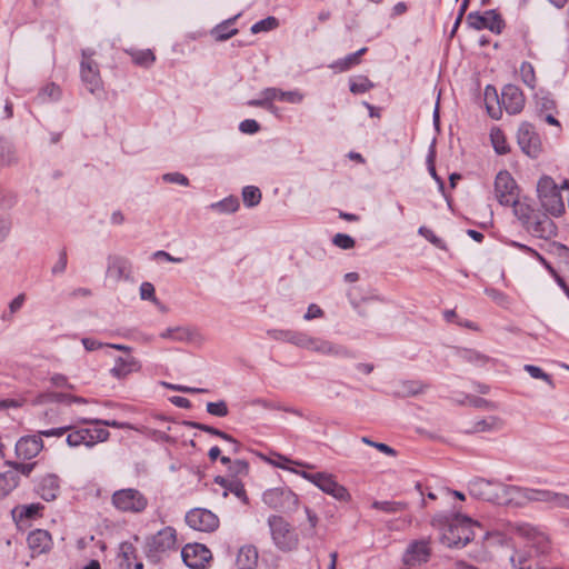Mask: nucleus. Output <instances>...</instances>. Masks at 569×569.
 <instances>
[{
  "label": "nucleus",
  "instance_id": "f257e3e1",
  "mask_svg": "<svg viewBox=\"0 0 569 569\" xmlns=\"http://www.w3.org/2000/svg\"><path fill=\"white\" fill-rule=\"evenodd\" d=\"M511 533L527 541L526 547L530 551L517 550L510 557V562L516 569H547L543 559L551 551V542L546 532L527 522H513L508 525Z\"/></svg>",
  "mask_w": 569,
  "mask_h": 569
},
{
  "label": "nucleus",
  "instance_id": "f03ea898",
  "mask_svg": "<svg viewBox=\"0 0 569 569\" xmlns=\"http://www.w3.org/2000/svg\"><path fill=\"white\" fill-rule=\"evenodd\" d=\"M513 208V214L522 228L532 237L549 240L557 234V226L546 213L538 211L531 204L517 198Z\"/></svg>",
  "mask_w": 569,
  "mask_h": 569
},
{
  "label": "nucleus",
  "instance_id": "7ed1b4c3",
  "mask_svg": "<svg viewBox=\"0 0 569 569\" xmlns=\"http://www.w3.org/2000/svg\"><path fill=\"white\" fill-rule=\"evenodd\" d=\"M537 193L541 208L546 214L559 217L565 213L566 206L560 192V188L549 176H543L538 180Z\"/></svg>",
  "mask_w": 569,
  "mask_h": 569
},
{
  "label": "nucleus",
  "instance_id": "20e7f679",
  "mask_svg": "<svg viewBox=\"0 0 569 569\" xmlns=\"http://www.w3.org/2000/svg\"><path fill=\"white\" fill-rule=\"evenodd\" d=\"M479 525L471 518L458 513L441 536V542L449 548H463L475 539L472 527Z\"/></svg>",
  "mask_w": 569,
  "mask_h": 569
},
{
  "label": "nucleus",
  "instance_id": "39448f33",
  "mask_svg": "<svg viewBox=\"0 0 569 569\" xmlns=\"http://www.w3.org/2000/svg\"><path fill=\"white\" fill-rule=\"evenodd\" d=\"M300 466V463L290 460L287 458V471L300 473L305 479L312 482L315 486H317L321 491H323L327 495L332 496L339 501H347L350 499V495L348 490L340 483L336 481V478L331 473L327 472H316V473H308L306 471L298 472L296 469H293L291 466Z\"/></svg>",
  "mask_w": 569,
  "mask_h": 569
},
{
  "label": "nucleus",
  "instance_id": "423d86ee",
  "mask_svg": "<svg viewBox=\"0 0 569 569\" xmlns=\"http://www.w3.org/2000/svg\"><path fill=\"white\" fill-rule=\"evenodd\" d=\"M177 536L172 527H166L147 539L144 552L152 562H158L161 556L176 548Z\"/></svg>",
  "mask_w": 569,
  "mask_h": 569
},
{
  "label": "nucleus",
  "instance_id": "0eeeda50",
  "mask_svg": "<svg viewBox=\"0 0 569 569\" xmlns=\"http://www.w3.org/2000/svg\"><path fill=\"white\" fill-rule=\"evenodd\" d=\"M80 61V78L87 90L97 94L103 90V82L101 79L99 64L93 59L94 51L91 49H84L81 52Z\"/></svg>",
  "mask_w": 569,
  "mask_h": 569
},
{
  "label": "nucleus",
  "instance_id": "6e6552de",
  "mask_svg": "<svg viewBox=\"0 0 569 569\" xmlns=\"http://www.w3.org/2000/svg\"><path fill=\"white\" fill-rule=\"evenodd\" d=\"M493 194L499 204L509 207L519 198V189L516 180L507 170L497 173L493 183Z\"/></svg>",
  "mask_w": 569,
  "mask_h": 569
},
{
  "label": "nucleus",
  "instance_id": "1a4fd4ad",
  "mask_svg": "<svg viewBox=\"0 0 569 569\" xmlns=\"http://www.w3.org/2000/svg\"><path fill=\"white\" fill-rule=\"evenodd\" d=\"M147 503L146 497L137 489H120L112 495V505L123 512H141Z\"/></svg>",
  "mask_w": 569,
  "mask_h": 569
},
{
  "label": "nucleus",
  "instance_id": "9d476101",
  "mask_svg": "<svg viewBox=\"0 0 569 569\" xmlns=\"http://www.w3.org/2000/svg\"><path fill=\"white\" fill-rule=\"evenodd\" d=\"M490 91H492L498 103H500L509 114H517L525 107V96L515 84L505 86L500 97L497 96L496 89L491 86L486 88V97L490 94Z\"/></svg>",
  "mask_w": 569,
  "mask_h": 569
},
{
  "label": "nucleus",
  "instance_id": "9b49d317",
  "mask_svg": "<svg viewBox=\"0 0 569 569\" xmlns=\"http://www.w3.org/2000/svg\"><path fill=\"white\" fill-rule=\"evenodd\" d=\"M110 432L103 428H78L71 427L70 432L67 436V443L70 447H79L84 445L86 447H93L98 442L107 441Z\"/></svg>",
  "mask_w": 569,
  "mask_h": 569
},
{
  "label": "nucleus",
  "instance_id": "f8f14e48",
  "mask_svg": "<svg viewBox=\"0 0 569 569\" xmlns=\"http://www.w3.org/2000/svg\"><path fill=\"white\" fill-rule=\"evenodd\" d=\"M288 502L296 506V509L292 511V521L298 522L305 536L312 537L318 523V516L307 506L300 508L298 506V497L291 491L287 492V503Z\"/></svg>",
  "mask_w": 569,
  "mask_h": 569
},
{
  "label": "nucleus",
  "instance_id": "ddd939ff",
  "mask_svg": "<svg viewBox=\"0 0 569 569\" xmlns=\"http://www.w3.org/2000/svg\"><path fill=\"white\" fill-rule=\"evenodd\" d=\"M467 22L476 30L488 29L495 33H501L505 28V22L496 10H487L483 13L470 12L467 16Z\"/></svg>",
  "mask_w": 569,
  "mask_h": 569
},
{
  "label": "nucleus",
  "instance_id": "4468645a",
  "mask_svg": "<svg viewBox=\"0 0 569 569\" xmlns=\"http://www.w3.org/2000/svg\"><path fill=\"white\" fill-rule=\"evenodd\" d=\"M283 101L284 91L276 88H267L259 93L258 98L248 100L246 104L249 107L262 108L274 114L277 118H281L282 109L279 108L276 103Z\"/></svg>",
  "mask_w": 569,
  "mask_h": 569
},
{
  "label": "nucleus",
  "instance_id": "2eb2a0df",
  "mask_svg": "<svg viewBox=\"0 0 569 569\" xmlns=\"http://www.w3.org/2000/svg\"><path fill=\"white\" fill-rule=\"evenodd\" d=\"M517 141L520 149L530 158H537L540 154L541 140L531 123L523 122L520 124Z\"/></svg>",
  "mask_w": 569,
  "mask_h": 569
},
{
  "label": "nucleus",
  "instance_id": "dca6fc26",
  "mask_svg": "<svg viewBox=\"0 0 569 569\" xmlns=\"http://www.w3.org/2000/svg\"><path fill=\"white\" fill-rule=\"evenodd\" d=\"M181 557L187 567L204 569L212 559L211 551L201 543H187L181 550Z\"/></svg>",
  "mask_w": 569,
  "mask_h": 569
},
{
  "label": "nucleus",
  "instance_id": "f3484780",
  "mask_svg": "<svg viewBox=\"0 0 569 569\" xmlns=\"http://www.w3.org/2000/svg\"><path fill=\"white\" fill-rule=\"evenodd\" d=\"M187 525L198 531L211 532L219 526L218 517L208 509L196 508L187 512Z\"/></svg>",
  "mask_w": 569,
  "mask_h": 569
},
{
  "label": "nucleus",
  "instance_id": "a211bd4d",
  "mask_svg": "<svg viewBox=\"0 0 569 569\" xmlns=\"http://www.w3.org/2000/svg\"><path fill=\"white\" fill-rule=\"evenodd\" d=\"M106 277L113 282L131 281L132 263L126 257L113 254L107 259Z\"/></svg>",
  "mask_w": 569,
  "mask_h": 569
},
{
  "label": "nucleus",
  "instance_id": "6ab92c4d",
  "mask_svg": "<svg viewBox=\"0 0 569 569\" xmlns=\"http://www.w3.org/2000/svg\"><path fill=\"white\" fill-rule=\"evenodd\" d=\"M430 556V539L415 540L407 547L402 561L407 566L415 567L428 562Z\"/></svg>",
  "mask_w": 569,
  "mask_h": 569
},
{
  "label": "nucleus",
  "instance_id": "aec40b11",
  "mask_svg": "<svg viewBox=\"0 0 569 569\" xmlns=\"http://www.w3.org/2000/svg\"><path fill=\"white\" fill-rule=\"evenodd\" d=\"M501 485L499 481L487 480L483 478H476L468 483L470 496L485 501L496 503L499 495L498 487Z\"/></svg>",
  "mask_w": 569,
  "mask_h": 569
},
{
  "label": "nucleus",
  "instance_id": "412c9836",
  "mask_svg": "<svg viewBox=\"0 0 569 569\" xmlns=\"http://www.w3.org/2000/svg\"><path fill=\"white\" fill-rule=\"evenodd\" d=\"M498 490L497 505L508 507H523L527 505V488L509 486L501 482Z\"/></svg>",
  "mask_w": 569,
  "mask_h": 569
},
{
  "label": "nucleus",
  "instance_id": "4be33fe9",
  "mask_svg": "<svg viewBox=\"0 0 569 569\" xmlns=\"http://www.w3.org/2000/svg\"><path fill=\"white\" fill-rule=\"evenodd\" d=\"M141 368V362L133 356H119L114 359V365L110 369V375L118 380H123L129 375L139 372Z\"/></svg>",
  "mask_w": 569,
  "mask_h": 569
},
{
  "label": "nucleus",
  "instance_id": "5701e85b",
  "mask_svg": "<svg viewBox=\"0 0 569 569\" xmlns=\"http://www.w3.org/2000/svg\"><path fill=\"white\" fill-rule=\"evenodd\" d=\"M43 449V441L39 435L21 437L16 443V453L19 458L30 460Z\"/></svg>",
  "mask_w": 569,
  "mask_h": 569
},
{
  "label": "nucleus",
  "instance_id": "b1692460",
  "mask_svg": "<svg viewBox=\"0 0 569 569\" xmlns=\"http://www.w3.org/2000/svg\"><path fill=\"white\" fill-rule=\"evenodd\" d=\"M36 492L46 501H53L60 493V479L54 473L42 476L36 486Z\"/></svg>",
  "mask_w": 569,
  "mask_h": 569
},
{
  "label": "nucleus",
  "instance_id": "393cba45",
  "mask_svg": "<svg viewBox=\"0 0 569 569\" xmlns=\"http://www.w3.org/2000/svg\"><path fill=\"white\" fill-rule=\"evenodd\" d=\"M32 557L48 552L52 547L51 535L47 530L37 529L31 531L27 538Z\"/></svg>",
  "mask_w": 569,
  "mask_h": 569
},
{
  "label": "nucleus",
  "instance_id": "a878e982",
  "mask_svg": "<svg viewBox=\"0 0 569 569\" xmlns=\"http://www.w3.org/2000/svg\"><path fill=\"white\" fill-rule=\"evenodd\" d=\"M268 527L273 543L282 550L284 548V519L281 515L268 517Z\"/></svg>",
  "mask_w": 569,
  "mask_h": 569
},
{
  "label": "nucleus",
  "instance_id": "bb28decb",
  "mask_svg": "<svg viewBox=\"0 0 569 569\" xmlns=\"http://www.w3.org/2000/svg\"><path fill=\"white\" fill-rule=\"evenodd\" d=\"M503 426V422L500 418L496 416H491L488 418L479 419L471 423L470 427L466 429L467 433H478V432H490L500 430Z\"/></svg>",
  "mask_w": 569,
  "mask_h": 569
},
{
  "label": "nucleus",
  "instance_id": "cd10ccee",
  "mask_svg": "<svg viewBox=\"0 0 569 569\" xmlns=\"http://www.w3.org/2000/svg\"><path fill=\"white\" fill-rule=\"evenodd\" d=\"M238 569H256L258 563V551L253 546H244L240 548L237 556Z\"/></svg>",
  "mask_w": 569,
  "mask_h": 569
},
{
  "label": "nucleus",
  "instance_id": "c85d7f7f",
  "mask_svg": "<svg viewBox=\"0 0 569 569\" xmlns=\"http://www.w3.org/2000/svg\"><path fill=\"white\" fill-rule=\"evenodd\" d=\"M456 355L462 361L469 362V363L478 366V367H483L491 360L488 356H486L475 349H468V348H457Z\"/></svg>",
  "mask_w": 569,
  "mask_h": 569
},
{
  "label": "nucleus",
  "instance_id": "c756f323",
  "mask_svg": "<svg viewBox=\"0 0 569 569\" xmlns=\"http://www.w3.org/2000/svg\"><path fill=\"white\" fill-rule=\"evenodd\" d=\"M262 501L268 508L279 510L284 505L283 489L277 487L266 490L262 495Z\"/></svg>",
  "mask_w": 569,
  "mask_h": 569
},
{
  "label": "nucleus",
  "instance_id": "7c9ffc66",
  "mask_svg": "<svg viewBox=\"0 0 569 569\" xmlns=\"http://www.w3.org/2000/svg\"><path fill=\"white\" fill-rule=\"evenodd\" d=\"M20 477L16 471L0 473V498L8 496L19 483Z\"/></svg>",
  "mask_w": 569,
  "mask_h": 569
},
{
  "label": "nucleus",
  "instance_id": "2f4dec72",
  "mask_svg": "<svg viewBox=\"0 0 569 569\" xmlns=\"http://www.w3.org/2000/svg\"><path fill=\"white\" fill-rule=\"evenodd\" d=\"M210 209L220 213H233L239 209V200L237 197L230 196L221 201L211 203Z\"/></svg>",
  "mask_w": 569,
  "mask_h": 569
},
{
  "label": "nucleus",
  "instance_id": "473e14b6",
  "mask_svg": "<svg viewBox=\"0 0 569 569\" xmlns=\"http://www.w3.org/2000/svg\"><path fill=\"white\" fill-rule=\"evenodd\" d=\"M160 338L173 341H188L191 339V332L184 327L167 328L160 333Z\"/></svg>",
  "mask_w": 569,
  "mask_h": 569
},
{
  "label": "nucleus",
  "instance_id": "72a5a7b5",
  "mask_svg": "<svg viewBox=\"0 0 569 569\" xmlns=\"http://www.w3.org/2000/svg\"><path fill=\"white\" fill-rule=\"evenodd\" d=\"M16 161L17 157L12 143L0 138V166H10Z\"/></svg>",
  "mask_w": 569,
  "mask_h": 569
},
{
  "label": "nucleus",
  "instance_id": "f704fd0d",
  "mask_svg": "<svg viewBox=\"0 0 569 569\" xmlns=\"http://www.w3.org/2000/svg\"><path fill=\"white\" fill-rule=\"evenodd\" d=\"M308 349L325 355H339L342 351L340 347L333 346L329 341L313 338H311Z\"/></svg>",
  "mask_w": 569,
  "mask_h": 569
},
{
  "label": "nucleus",
  "instance_id": "c9c22d12",
  "mask_svg": "<svg viewBox=\"0 0 569 569\" xmlns=\"http://www.w3.org/2000/svg\"><path fill=\"white\" fill-rule=\"evenodd\" d=\"M490 139L492 142L493 149L498 154H506L509 152V147H508V143L506 140V136L500 129H498V128L492 129L490 132Z\"/></svg>",
  "mask_w": 569,
  "mask_h": 569
},
{
  "label": "nucleus",
  "instance_id": "e433bc0d",
  "mask_svg": "<svg viewBox=\"0 0 569 569\" xmlns=\"http://www.w3.org/2000/svg\"><path fill=\"white\" fill-rule=\"evenodd\" d=\"M367 52V48H361L357 52L350 53L346 56L343 59L336 62L335 67H337L340 71H347L353 66L360 63V57Z\"/></svg>",
  "mask_w": 569,
  "mask_h": 569
},
{
  "label": "nucleus",
  "instance_id": "4c0bfd02",
  "mask_svg": "<svg viewBox=\"0 0 569 569\" xmlns=\"http://www.w3.org/2000/svg\"><path fill=\"white\" fill-rule=\"evenodd\" d=\"M243 203L251 208L257 206L261 200V191L258 187L247 186L242 189Z\"/></svg>",
  "mask_w": 569,
  "mask_h": 569
},
{
  "label": "nucleus",
  "instance_id": "58836bf2",
  "mask_svg": "<svg viewBox=\"0 0 569 569\" xmlns=\"http://www.w3.org/2000/svg\"><path fill=\"white\" fill-rule=\"evenodd\" d=\"M423 391V386L419 381H403L400 383L396 393L400 397L416 396Z\"/></svg>",
  "mask_w": 569,
  "mask_h": 569
},
{
  "label": "nucleus",
  "instance_id": "ea45409f",
  "mask_svg": "<svg viewBox=\"0 0 569 569\" xmlns=\"http://www.w3.org/2000/svg\"><path fill=\"white\" fill-rule=\"evenodd\" d=\"M553 491L527 488V505L529 502H547L550 505Z\"/></svg>",
  "mask_w": 569,
  "mask_h": 569
},
{
  "label": "nucleus",
  "instance_id": "a19ab883",
  "mask_svg": "<svg viewBox=\"0 0 569 569\" xmlns=\"http://www.w3.org/2000/svg\"><path fill=\"white\" fill-rule=\"evenodd\" d=\"M68 393L62 392H43L40 393L34 399V405H46V403H53V402H64L68 403Z\"/></svg>",
  "mask_w": 569,
  "mask_h": 569
},
{
  "label": "nucleus",
  "instance_id": "79ce46f5",
  "mask_svg": "<svg viewBox=\"0 0 569 569\" xmlns=\"http://www.w3.org/2000/svg\"><path fill=\"white\" fill-rule=\"evenodd\" d=\"M61 97V90L60 88L54 84L50 83L41 89V91L37 96V100L41 103H44L49 100H58Z\"/></svg>",
  "mask_w": 569,
  "mask_h": 569
},
{
  "label": "nucleus",
  "instance_id": "37998d69",
  "mask_svg": "<svg viewBox=\"0 0 569 569\" xmlns=\"http://www.w3.org/2000/svg\"><path fill=\"white\" fill-rule=\"evenodd\" d=\"M131 57L136 64L143 67L151 66L156 60L153 52L149 49L133 51L131 52Z\"/></svg>",
  "mask_w": 569,
  "mask_h": 569
},
{
  "label": "nucleus",
  "instance_id": "c03bdc74",
  "mask_svg": "<svg viewBox=\"0 0 569 569\" xmlns=\"http://www.w3.org/2000/svg\"><path fill=\"white\" fill-rule=\"evenodd\" d=\"M520 76L526 86L530 89L536 87V74L535 69L530 62H522L520 66Z\"/></svg>",
  "mask_w": 569,
  "mask_h": 569
},
{
  "label": "nucleus",
  "instance_id": "a18cd8bd",
  "mask_svg": "<svg viewBox=\"0 0 569 569\" xmlns=\"http://www.w3.org/2000/svg\"><path fill=\"white\" fill-rule=\"evenodd\" d=\"M406 505L402 502L396 501H373L372 508L377 510H381L386 513H396L402 511Z\"/></svg>",
  "mask_w": 569,
  "mask_h": 569
},
{
  "label": "nucleus",
  "instance_id": "49530a36",
  "mask_svg": "<svg viewBox=\"0 0 569 569\" xmlns=\"http://www.w3.org/2000/svg\"><path fill=\"white\" fill-rule=\"evenodd\" d=\"M230 23H231V20H228L227 22L219 24L213 29L212 33H213L216 40H218V41L228 40L229 38H231L232 36H234L238 32L237 29L230 28Z\"/></svg>",
  "mask_w": 569,
  "mask_h": 569
},
{
  "label": "nucleus",
  "instance_id": "de8ad7c7",
  "mask_svg": "<svg viewBox=\"0 0 569 569\" xmlns=\"http://www.w3.org/2000/svg\"><path fill=\"white\" fill-rule=\"evenodd\" d=\"M257 456L262 461H264L273 467L284 469V457L277 452H273V451L262 452L261 451V452H258Z\"/></svg>",
  "mask_w": 569,
  "mask_h": 569
},
{
  "label": "nucleus",
  "instance_id": "09e8293b",
  "mask_svg": "<svg viewBox=\"0 0 569 569\" xmlns=\"http://www.w3.org/2000/svg\"><path fill=\"white\" fill-rule=\"evenodd\" d=\"M523 369H525V371H527L530 375L531 378L543 380L551 388L555 387L551 376L548 375L547 372H545L541 368L533 366V365H525Z\"/></svg>",
  "mask_w": 569,
  "mask_h": 569
},
{
  "label": "nucleus",
  "instance_id": "8fccbe9b",
  "mask_svg": "<svg viewBox=\"0 0 569 569\" xmlns=\"http://www.w3.org/2000/svg\"><path fill=\"white\" fill-rule=\"evenodd\" d=\"M373 88V83L367 77H358L350 81V91L355 94L365 93Z\"/></svg>",
  "mask_w": 569,
  "mask_h": 569
},
{
  "label": "nucleus",
  "instance_id": "3c124183",
  "mask_svg": "<svg viewBox=\"0 0 569 569\" xmlns=\"http://www.w3.org/2000/svg\"><path fill=\"white\" fill-rule=\"evenodd\" d=\"M278 20L274 17H268L266 19H262L251 27V33L256 34L259 32H266L270 31L278 27Z\"/></svg>",
  "mask_w": 569,
  "mask_h": 569
},
{
  "label": "nucleus",
  "instance_id": "603ef678",
  "mask_svg": "<svg viewBox=\"0 0 569 569\" xmlns=\"http://www.w3.org/2000/svg\"><path fill=\"white\" fill-rule=\"evenodd\" d=\"M188 427H191V428H196V429H199V430H202V431H206L210 435H213V436H217L223 440H231V436L219 430V429H216L213 427H210L208 425H203V423H200V422H194V421H187L184 422Z\"/></svg>",
  "mask_w": 569,
  "mask_h": 569
},
{
  "label": "nucleus",
  "instance_id": "864d4df0",
  "mask_svg": "<svg viewBox=\"0 0 569 569\" xmlns=\"http://www.w3.org/2000/svg\"><path fill=\"white\" fill-rule=\"evenodd\" d=\"M229 472L231 478L237 479V477L247 476L249 472V465L244 460H234L229 466Z\"/></svg>",
  "mask_w": 569,
  "mask_h": 569
},
{
  "label": "nucleus",
  "instance_id": "5fc2aeb1",
  "mask_svg": "<svg viewBox=\"0 0 569 569\" xmlns=\"http://www.w3.org/2000/svg\"><path fill=\"white\" fill-rule=\"evenodd\" d=\"M228 492L233 493L237 498L244 502L247 501L244 487L238 479L231 478V482L229 483L227 490H224L223 496L227 497Z\"/></svg>",
  "mask_w": 569,
  "mask_h": 569
},
{
  "label": "nucleus",
  "instance_id": "6e6d98bb",
  "mask_svg": "<svg viewBox=\"0 0 569 569\" xmlns=\"http://www.w3.org/2000/svg\"><path fill=\"white\" fill-rule=\"evenodd\" d=\"M207 412L216 417H226L229 410L226 401L220 400L217 402H208Z\"/></svg>",
  "mask_w": 569,
  "mask_h": 569
},
{
  "label": "nucleus",
  "instance_id": "4d7b16f0",
  "mask_svg": "<svg viewBox=\"0 0 569 569\" xmlns=\"http://www.w3.org/2000/svg\"><path fill=\"white\" fill-rule=\"evenodd\" d=\"M332 242L335 246L341 248V249H351L355 247L356 244V241L352 237H350L349 234H346V233H337L335 234V237L332 238Z\"/></svg>",
  "mask_w": 569,
  "mask_h": 569
},
{
  "label": "nucleus",
  "instance_id": "13d9d810",
  "mask_svg": "<svg viewBox=\"0 0 569 569\" xmlns=\"http://www.w3.org/2000/svg\"><path fill=\"white\" fill-rule=\"evenodd\" d=\"M435 158H436V151H435L433 147H431L429 154L427 157L428 170H429V173L431 174V177L439 184V188L442 190L445 187V183H443V180L436 172Z\"/></svg>",
  "mask_w": 569,
  "mask_h": 569
},
{
  "label": "nucleus",
  "instance_id": "bf43d9fd",
  "mask_svg": "<svg viewBox=\"0 0 569 569\" xmlns=\"http://www.w3.org/2000/svg\"><path fill=\"white\" fill-rule=\"evenodd\" d=\"M68 263V256L66 249L60 250L58 260L51 268L52 274H62L66 271Z\"/></svg>",
  "mask_w": 569,
  "mask_h": 569
},
{
  "label": "nucleus",
  "instance_id": "052dcab7",
  "mask_svg": "<svg viewBox=\"0 0 569 569\" xmlns=\"http://www.w3.org/2000/svg\"><path fill=\"white\" fill-rule=\"evenodd\" d=\"M79 422L84 423V425L107 426V427H112V428H123L124 427V423L116 421V420L82 418L79 420Z\"/></svg>",
  "mask_w": 569,
  "mask_h": 569
},
{
  "label": "nucleus",
  "instance_id": "680f3d73",
  "mask_svg": "<svg viewBox=\"0 0 569 569\" xmlns=\"http://www.w3.org/2000/svg\"><path fill=\"white\" fill-rule=\"evenodd\" d=\"M140 298L142 300H149L154 303H158V299L156 297L154 287L151 282H142L140 286Z\"/></svg>",
  "mask_w": 569,
  "mask_h": 569
},
{
  "label": "nucleus",
  "instance_id": "e2e57ef3",
  "mask_svg": "<svg viewBox=\"0 0 569 569\" xmlns=\"http://www.w3.org/2000/svg\"><path fill=\"white\" fill-rule=\"evenodd\" d=\"M239 131L244 134H254L260 131V124L254 119H246L239 123Z\"/></svg>",
  "mask_w": 569,
  "mask_h": 569
},
{
  "label": "nucleus",
  "instance_id": "0e129e2a",
  "mask_svg": "<svg viewBox=\"0 0 569 569\" xmlns=\"http://www.w3.org/2000/svg\"><path fill=\"white\" fill-rule=\"evenodd\" d=\"M418 233L422 237H425L428 241H430L432 244H435L436 247L440 248V249H445V244H443V241L438 238L432 230H430L429 228L422 226L419 228L418 230Z\"/></svg>",
  "mask_w": 569,
  "mask_h": 569
},
{
  "label": "nucleus",
  "instance_id": "69168bd1",
  "mask_svg": "<svg viewBox=\"0 0 569 569\" xmlns=\"http://www.w3.org/2000/svg\"><path fill=\"white\" fill-rule=\"evenodd\" d=\"M162 180L169 183H178L181 186H188L189 179L180 172H169L162 176Z\"/></svg>",
  "mask_w": 569,
  "mask_h": 569
},
{
  "label": "nucleus",
  "instance_id": "338daca9",
  "mask_svg": "<svg viewBox=\"0 0 569 569\" xmlns=\"http://www.w3.org/2000/svg\"><path fill=\"white\" fill-rule=\"evenodd\" d=\"M550 505L552 507L569 509V495L553 492Z\"/></svg>",
  "mask_w": 569,
  "mask_h": 569
},
{
  "label": "nucleus",
  "instance_id": "774afa93",
  "mask_svg": "<svg viewBox=\"0 0 569 569\" xmlns=\"http://www.w3.org/2000/svg\"><path fill=\"white\" fill-rule=\"evenodd\" d=\"M42 509V506L39 503H31L28 506H22L20 509V517L24 518H34L39 515L40 510Z\"/></svg>",
  "mask_w": 569,
  "mask_h": 569
}]
</instances>
